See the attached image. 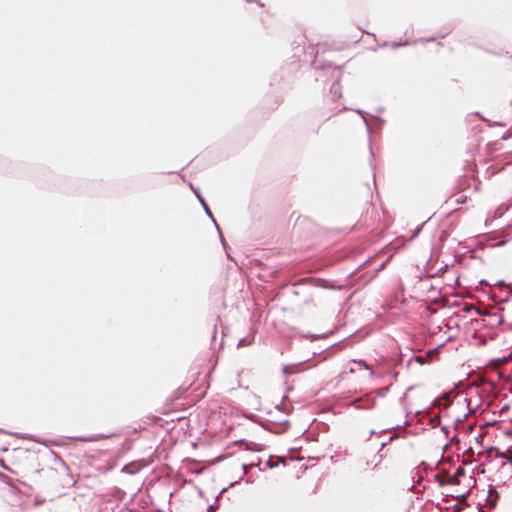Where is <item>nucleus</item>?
Returning <instances> with one entry per match:
<instances>
[{
    "mask_svg": "<svg viewBox=\"0 0 512 512\" xmlns=\"http://www.w3.org/2000/svg\"><path fill=\"white\" fill-rule=\"evenodd\" d=\"M382 456L377 451H369L358 460V469L361 474L367 475L378 469Z\"/></svg>",
    "mask_w": 512,
    "mask_h": 512,
    "instance_id": "nucleus-1",
    "label": "nucleus"
},
{
    "mask_svg": "<svg viewBox=\"0 0 512 512\" xmlns=\"http://www.w3.org/2000/svg\"><path fill=\"white\" fill-rule=\"evenodd\" d=\"M359 372V378L366 380L371 379L373 377V370L370 366H368L364 361H356L354 360V374Z\"/></svg>",
    "mask_w": 512,
    "mask_h": 512,
    "instance_id": "nucleus-2",
    "label": "nucleus"
},
{
    "mask_svg": "<svg viewBox=\"0 0 512 512\" xmlns=\"http://www.w3.org/2000/svg\"><path fill=\"white\" fill-rule=\"evenodd\" d=\"M495 456L497 458L505 459L512 466V446L505 451L496 449Z\"/></svg>",
    "mask_w": 512,
    "mask_h": 512,
    "instance_id": "nucleus-3",
    "label": "nucleus"
},
{
    "mask_svg": "<svg viewBox=\"0 0 512 512\" xmlns=\"http://www.w3.org/2000/svg\"><path fill=\"white\" fill-rule=\"evenodd\" d=\"M448 483L452 485H457L459 484V478L456 475H454L449 478Z\"/></svg>",
    "mask_w": 512,
    "mask_h": 512,
    "instance_id": "nucleus-4",
    "label": "nucleus"
},
{
    "mask_svg": "<svg viewBox=\"0 0 512 512\" xmlns=\"http://www.w3.org/2000/svg\"><path fill=\"white\" fill-rule=\"evenodd\" d=\"M455 475L459 478L461 476H464L465 475V470L464 468L462 467H458L456 472H455Z\"/></svg>",
    "mask_w": 512,
    "mask_h": 512,
    "instance_id": "nucleus-5",
    "label": "nucleus"
}]
</instances>
